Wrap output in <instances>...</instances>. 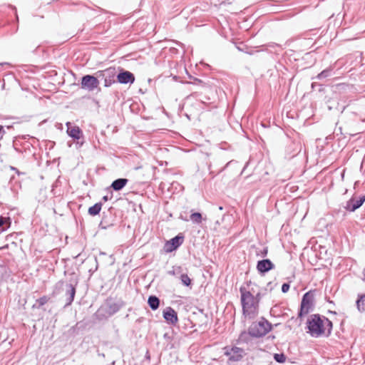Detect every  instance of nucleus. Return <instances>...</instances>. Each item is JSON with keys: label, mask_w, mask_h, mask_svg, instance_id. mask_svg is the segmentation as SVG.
<instances>
[{"label": "nucleus", "mask_w": 365, "mask_h": 365, "mask_svg": "<svg viewBox=\"0 0 365 365\" xmlns=\"http://www.w3.org/2000/svg\"><path fill=\"white\" fill-rule=\"evenodd\" d=\"M331 71L332 70L331 68L325 69L322 71L321 73H319L314 78L322 80L323 78L329 77L331 74Z\"/></svg>", "instance_id": "25"}, {"label": "nucleus", "mask_w": 365, "mask_h": 365, "mask_svg": "<svg viewBox=\"0 0 365 365\" xmlns=\"http://www.w3.org/2000/svg\"><path fill=\"white\" fill-rule=\"evenodd\" d=\"M251 334H250V328L248 329V331L246 332V331H242L240 336H239V339H238V342L239 343H245V344H248L250 341V337H251Z\"/></svg>", "instance_id": "23"}, {"label": "nucleus", "mask_w": 365, "mask_h": 365, "mask_svg": "<svg viewBox=\"0 0 365 365\" xmlns=\"http://www.w3.org/2000/svg\"><path fill=\"white\" fill-rule=\"evenodd\" d=\"M232 163V160H230V162H228L222 169H220L219 170L218 173H221L222 171H223Z\"/></svg>", "instance_id": "34"}, {"label": "nucleus", "mask_w": 365, "mask_h": 365, "mask_svg": "<svg viewBox=\"0 0 365 365\" xmlns=\"http://www.w3.org/2000/svg\"><path fill=\"white\" fill-rule=\"evenodd\" d=\"M276 45H277L276 43H272L271 44H269V46L273 47V46H276Z\"/></svg>", "instance_id": "41"}, {"label": "nucleus", "mask_w": 365, "mask_h": 365, "mask_svg": "<svg viewBox=\"0 0 365 365\" xmlns=\"http://www.w3.org/2000/svg\"><path fill=\"white\" fill-rule=\"evenodd\" d=\"M113 224L112 223H109L108 222V220H106V216L105 215V212H103V218L100 222V226L101 227V228L103 229H107L108 227L112 226Z\"/></svg>", "instance_id": "28"}, {"label": "nucleus", "mask_w": 365, "mask_h": 365, "mask_svg": "<svg viewBox=\"0 0 365 365\" xmlns=\"http://www.w3.org/2000/svg\"><path fill=\"white\" fill-rule=\"evenodd\" d=\"M312 88H313V87H315V85H314V83H312Z\"/></svg>", "instance_id": "45"}, {"label": "nucleus", "mask_w": 365, "mask_h": 365, "mask_svg": "<svg viewBox=\"0 0 365 365\" xmlns=\"http://www.w3.org/2000/svg\"><path fill=\"white\" fill-rule=\"evenodd\" d=\"M181 283L186 287H190L192 284V280L187 274H182L180 275Z\"/></svg>", "instance_id": "26"}, {"label": "nucleus", "mask_w": 365, "mask_h": 365, "mask_svg": "<svg viewBox=\"0 0 365 365\" xmlns=\"http://www.w3.org/2000/svg\"><path fill=\"white\" fill-rule=\"evenodd\" d=\"M218 210H223V207L222 206H219L218 207Z\"/></svg>", "instance_id": "42"}, {"label": "nucleus", "mask_w": 365, "mask_h": 365, "mask_svg": "<svg viewBox=\"0 0 365 365\" xmlns=\"http://www.w3.org/2000/svg\"><path fill=\"white\" fill-rule=\"evenodd\" d=\"M190 217L192 222L195 224H200L202 221V214L198 212L192 213Z\"/></svg>", "instance_id": "24"}, {"label": "nucleus", "mask_w": 365, "mask_h": 365, "mask_svg": "<svg viewBox=\"0 0 365 365\" xmlns=\"http://www.w3.org/2000/svg\"><path fill=\"white\" fill-rule=\"evenodd\" d=\"M128 182V180L126 178H118L113 181L110 187L115 191H120L127 185Z\"/></svg>", "instance_id": "16"}, {"label": "nucleus", "mask_w": 365, "mask_h": 365, "mask_svg": "<svg viewBox=\"0 0 365 365\" xmlns=\"http://www.w3.org/2000/svg\"><path fill=\"white\" fill-rule=\"evenodd\" d=\"M181 269L180 267H178L177 269L169 271L168 274L170 275H175L176 273H178Z\"/></svg>", "instance_id": "31"}, {"label": "nucleus", "mask_w": 365, "mask_h": 365, "mask_svg": "<svg viewBox=\"0 0 365 365\" xmlns=\"http://www.w3.org/2000/svg\"><path fill=\"white\" fill-rule=\"evenodd\" d=\"M50 299L48 296H43L39 299H37L32 306L34 309H41L44 304H46Z\"/></svg>", "instance_id": "21"}, {"label": "nucleus", "mask_w": 365, "mask_h": 365, "mask_svg": "<svg viewBox=\"0 0 365 365\" xmlns=\"http://www.w3.org/2000/svg\"><path fill=\"white\" fill-rule=\"evenodd\" d=\"M364 162H365V155L364 156L362 161H361V169L362 168Z\"/></svg>", "instance_id": "39"}, {"label": "nucleus", "mask_w": 365, "mask_h": 365, "mask_svg": "<svg viewBox=\"0 0 365 365\" xmlns=\"http://www.w3.org/2000/svg\"><path fill=\"white\" fill-rule=\"evenodd\" d=\"M184 241V236L178 235L173 237L170 240L168 241L165 245V249L167 252H171L177 250Z\"/></svg>", "instance_id": "9"}, {"label": "nucleus", "mask_w": 365, "mask_h": 365, "mask_svg": "<svg viewBox=\"0 0 365 365\" xmlns=\"http://www.w3.org/2000/svg\"><path fill=\"white\" fill-rule=\"evenodd\" d=\"M262 294L261 292H258L257 293V294L255 296H254L255 298H256V300H257V304H259V302L262 298Z\"/></svg>", "instance_id": "33"}, {"label": "nucleus", "mask_w": 365, "mask_h": 365, "mask_svg": "<svg viewBox=\"0 0 365 365\" xmlns=\"http://www.w3.org/2000/svg\"><path fill=\"white\" fill-rule=\"evenodd\" d=\"M290 288V285L289 283H284L282 286V292L283 293H287Z\"/></svg>", "instance_id": "30"}, {"label": "nucleus", "mask_w": 365, "mask_h": 365, "mask_svg": "<svg viewBox=\"0 0 365 365\" xmlns=\"http://www.w3.org/2000/svg\"><path fill=\"white\" fill-rule=\"evenodd\" d=\"M98 355H99V356H103V357H105V354H100V353H99V354H98Z\"/></svg>", "instance_id": "43"}, {"label": "nucleus", "mask_w": 365, "mask_h": 365, "mask_svg": "<svg viewBox=\"0 0 365 365\" xmlns=\"http://www.w3.org/2000/svg\"><path fill=\"white\" fill-rule=\"evenodd\" d=\"M160 299L155 295H150L148 297V304L152 310H157L160 307Z\"/></svg>", "instance_id": "17"}, {"label": "nucleus", "mask_w": 365, "mask_h": 365, "mask_svg": "<svg viewBox=\"0 0 365 365\" xmlns=\"http://www.w3.org/2000/svg\"><path fill=\"white\" fill-rule=\"evenodd\" d=\"M99 81L98 76L85 75L81 78V87L88 91H93L98 88Z\"/></svg>", "instance_id": "6"}, {"label": "nucleus", "mask_w": 365, "mask_h": 365, "mask_svg": "<svg viewBox=\"0 0 365 365\" xmlns=\"http://www.w3.org/2000/svg\"><path fill=\"white\" fill-rule=\"evenodd\" d=\"M163 316L165 320L172 325H175L178 322L177 312L170 307H168L163 310Z\"/></svg>", "instance_id": "10"}, {"label": "nucleus", "mask_w": 365, "mask_h": 365, "mask_svg": "<svg viewBox=\"0 0 365 365\" xmlns=\"http://www.w3.org/2000/svg\"><path fill=\"white\" fill-rule=\"evenodd\" d=\"M66 307L69 306L72 304V302L74 300L75 294H76V287L73 286L66 285Z\"/></svg>", "instance_id": "15"}, {"label": "nucleus", "mask_w": 365, "mask_h": 365, "mask_svg": "<svg viewBox=\"0 0 365 365\" xmlns=\"http://www.w3.org/2000/svg\"><path fill=\"white\" fill-rule=\"evenodd\" d=\"M115 364V361H113L110 365H114Z\"/></svg>", "instance_id": "48"}, {"label": "nucleus", "mask_w": 365, "mask_h": 365, "mask_svg": "<svg viewBox=\"0 0 365 365\" xmlns=\"http://www.w3.org/2000/svg\"><path fill=\"white\" fill-rule=\"evenodd\" d=\"M98 78L104 80V86L109 87L115 83L116 71L115 68H108L103 71H98L96 73Z\"/></svg>", "instance_id": "5"}, {"label": "nucleus", "mask_w": 365, "mask_h": 365, "mask_svg": "<svg viewBox=\"0 0 365 365\" xmlns=\"http://www.w3.org/2000/svg\"><path fill=\"white\" fill-rule=\"evenodd\" d=\"M13 9L15 10V15H16V21H19V16L17 15V13H16V9L15 6H12Z\"/></svg>", "instance_id": "36"}, {"label": "nucleus", "mask_w": 365, "mask_h": 365, "mask_svg": "<svg viewBox=\"0 0 365 365\" xmlns=\"http://www.w3.org/2000/svg\"><path fill=\"white\" fill-rule=\"evenodd\" d=\"M110 199V197H109L108 195H105L103 197L102 200L104 201V202H106L108 200H109Z\"/></svg>", "instance_id": "35"}, {"label": "nucleus", "mask_w": 365, "mask_h": 365, "mask_svg": "<svg viewBox=\"0 0 365 365\" xmlns=\"http://www.w3.org/2000/svg\"><path fill=\"white\" fill-rule=\"evenodd\" d=\"M365 202V195L361 196L359 199L351 197L346 202L344 208L350 212H354L356 210L359 208Z\"/></svg>", "instance_id": "12"}, {"label": "nucleus", "mask_w": 365, "mask_h": 365, "mask_svg": "<svg viewBox=\"0 0 365 365\" xmlns=\"http://www.w3.org/2000/svg\"><path fill=\"white\" fill-rule=\"evenodd\" d=\"M63 284V281H59L58 283H57V286H59V287H61L62 285Z\"/></svg>", "instance_id": "38"}, {"label": "nucleus", "mask_w": 365, "mask_h": 365, "mask_svg": "<svg viewBox=\"0 0 365 365\" xmlns=\"http://www.w3.org/2000/svg\"><path fill=\"white\" fill-rule=\"evenodd\" d=\"M307 328L312 337H319L323 335L329 336L333 329V323L325 316L319 314H311L307 322Z\"/></svg>", "instance_id": "1"}, {"label": "nucleus", "mask_w": 365, "mask_h": 365, "mask_svg": "<svg viewBox=\"0 0 365 365\" xmlns=\"http://www.w3.org/2000/svg\"><path fill=\"white\" fill-rule=\"evenodd\" d=\"M224 354L229 357L230 361H239L243 357V349L237 346H233L232 348L225 347Z\"/></svg>", "instance_id": "7"}, {"label": "nucleus", "mask_w": 365, "mask_h": 365, "mask_svg": "<svg viewBox=\"0 0 365 365\" xmlns=\"http://www.w3.org/2000/svg\"><path fill=\"white\" fill-rule=\"evenodd\" d=\"M356 309L359 312L365 311V294H359L355 302Z\"/></svg>", "instance_id": "18"}, {"label": "nucleus", "mask_w": 365, "mask_h": 365, "mask_svg": "<svg viewBox=\"0 0 365 365\" xmlns=\"http://www.w3.org/2000/svg\"><path fill=\"white\" fill-rule=\"evenodd\" d=\"M267 253H268V248L266 247H264L260 252L259 253H257V255L262 257H264L267 255Z\"/></svg>", "instance_id": "29"}, {"label": "nucleus", "mask_w": 365, "mask_h": 365, "mask_svg": "<svg viewBox=\"0 0 365 365\" xmlns=\"http://www.w3.org/2000/svg\"><path fill=\"white\" fill-rule=\"evenodd\" d=\"M108 314L109 316H112L117 313L124 305L122 301L119 302H108Z\"/></svg>", "instance_id": "14"}, {"label": "nucleus", "mask_w": 365, "mask_h": 365, "mask_svg": "<svg viewBox=\"0 0 365 365\" xmlns=\"http://www.w3.org/2000/svg\"><path fill=\"white\" fill-rule=\"evenodd\" d=\"M286 356L283 353L274 354V359L278 363H284L286 361Z\"/></svg>", "instance_id": "27"}, {"label": "nucleus", "mask_w": 365, "mask_h": 365, "mask_svg": "<svg viewBox=\"0 0 365 365\" xmlns=\"http://www.w3.org/2000/svg\"><path fill=\"white\" fill-rule=\"evenodd\" d=\"M267 287L268 288H269V290H270V291H272V282H269V283H267Z\"/></svg>", "instance_id": "37"}, {"label": "nucleus", "mask_w": 365, "mask_h": 365, "mask_svg": "<svg viewBox=\"0 0 365 365\" xmlns=\"http://www.w3.org/2000/svg\"><path fill=\"white\" fill-rule=\"evenodd\" d=\"M5 134H6V131H5L4 127L3 125H0V135H1V138H2L3 136Z\"/></svg>", "instance_id": "32"}, {"label": "nucleus", "mask_w": 365, "mask_h": 365, "mask_svg": "<svg viewBox=\"0 0 365 365\" xmlns=\"http://www.w3.org/2000/svg\"><path fill=\"white\" fill-rule=\"evenodd\" d=\"M365 269L362 271V273L365 275Z\"/></svg>", "instance_id": "47"}, {"label": "nucleus", "mask_w": 365, "mask_h": 365, "mask_svg": "<svg viewBox=\"0 0 365 365\" xmlns=\"http://www.w3.org/2000/svg\"><path fill=\"white\" fill-rule=\"evenodd\" d=\"M256 268L260 274H264L274 268V264L269 259L259 260L257 263Z\"/></svg>", "instance_id": "11"}, {"label": "nucleus", "mask_w": 365, "mask_h": 365, "mask_svg": "<svg viewBox=\"0 0 365 365\" xmlns=\"http://www.w3.org/2000/svg\"><path fill=\"white\" fill-rule=\"evenodd\" d=\"M103 204L102 202H96L93 206L90 207L88 210V213L91 216H96L98 215L101 210Z\"/></svg>", "instance_id": "20"}, {"label": "nucleus", "mask_w": 365, "mask_h": 365, "mask_svg": "<svg viewBox=\"0 0 365 365\" xmlns=\"http://www.w3.org/2000/svg\"><path fill=\"white\" fill-rule=\"evenodd\" d=\"M11 169L13 170H15L18 174H19V170H17V168H14V167H11Z\"/></svg>", "instance_id": "40"}, {"label": "nucleus", "mask_w": 365, "mask_h": 365, "mask_svg": "<svg viewBox=\"0 0 365 365\" xmlns=\"http://www.w3.org/2000/svg\"><path fill=\"white\" fill-rule=\"evenodd\" d=\"M249 328L250 334L252 337L260 338L265 336L272 329V325L267 320L262 318L258 322L252 323Z\"/></svg>", "instance_id": "4"}, {"label": "nucleus", "mask_w": 365, "mask_h": 365, "mask_svg": "<svg viewBox=\"0 0 365 365\" xmlns=\"http://www.w3.org/2000/svg\"><path fill=\"white\" fill-rule=\"evenodd\" d=\"M314 293L315 290H309L304 294L301 301L300 309L298 312V317L302 318L314 310Z\"/></svg>", "instance_id": "3"}, {"label": "nucleus", "mask_w": 365, "mask_h": 365, "mask_svg": "<svg viewBox=\"0 0 365 365\" xmlns=\"http://www.w3.org/2000/svg\"><path fill=\"white\" fill-rule=\"evenodd\" d=\"M4 64H6V63H0V66H2Z\"/></svg>", "instance_id": "44"}, {"label": "nucleus", "mask_w": 365, "mask_h": 365, "mask_svg": "<svg viewBox=\"0 0 365 365\" xmlns=\"http://www.w3.org/2000/svg\"><path fill=\"white\" fill-rule=\"evenodd\" d=\"M240 292L243 314L249 318L255 317L258 312L257 300L250 291H247L243 287H240Z\"/></svg>", "instance_id": "2"}, {"label": "nucleus", "mask_w": 365, "mask_h": 365, "mask_svg": "<svg viewBox=\"0 0 365 365\" xmlns=\"http://www.w3.org/2000/svg\"><path fill=\"white\" fill-rule=\"evenodd\" d=\"M66 125L68 135L74 140H79L83 136V132L78 126L71 127L70 122L66 123Z\"/></svg>", "instance_id": "13"}, {"label": "nucleus", "mask_w": 365, "mask_h": 365, "mask_svg": "<svg viewBox=\"0 0 365 365\" xmlns=\"http://www.w3.org/2000/svg\"><path fill=\"white\" fill-rule=\"evenodd\" d=\"M68 282L66 285L76 287L78 284V276L75 272H71L68 274Z\"/></svg>", "instance_id": "22"}, {"label": "nucleus", "mask_w": 365, "mask_h": 365, "mask_svg": "<svg viewBox=\"0 0 365 365\" xmlns=\"http://www.w3.org/2000/svg\"><path fill=\"white\" fill-rule=\"evenodd\" d=\"M117 81L121 84H132L135 81V76L130 71L119 68L118 73H116Z\"/></svg>", "instance_id": "8"}, {"label": "nucleus", "mask_w": 365, "mask_h": 365, "mask_svg": "<svg viewBox=\"0 0 365 365\" xmlns=\"http://www.w3.org/2000/svg\"><path fill=\"white\" fill-rule=\"evenodd\" d=\"M11 220L9 217L0 216V232H2L11 227Z\"/></svg>", "instance_id": "19"}, {"label": "nucleus", "mask_w": 365, "mask_h": 365, "mask_svg": "<svg viewBox=\"0 0 365 365\" xmlns=\"http://www.w3.org/2000/svg\"><path fill=\"white\" fill-rule=\"evenodd\" d=\"M312 88H313V87H315V85H314V83H312Z\"/></svg>", "instance_id": "46"}]
</instances>
